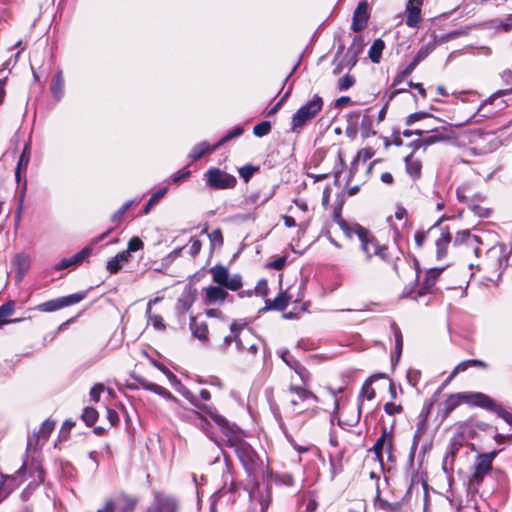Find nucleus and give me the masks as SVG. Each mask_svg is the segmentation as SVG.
I'll list each match as a JSON object with an SVG mask.
<instances>
[{
    "label": "nucleus",
    "instance_id": "nucleus-9",
    "mask_svg": "<svg viewBox=\"0 0 512 512\" xmlns=\"http://www.w3.org/2000/svg\"><path fill=\"white\" fill-rule=\"evenodd\" d=\"M85 296L86 294L84 292L74 293L68 296L43 302L37 305L36 309L41 312H54L82 301Z\"/></svg>",
    "mask_w": 512,
    "mask_h": 512
},
{
    "label": "nucleus",
    "instance_id": "nucleus-3",
    "mask_svg": "<svg viewBox=\"0 0 512 512\" xmlns=\"http://www.w3.org/2000/svg\"><path fill=\"white\" fill-rule=\"evenodd\" d=\"M230 330L239 352V361L251 363L257 355L259 339L250 328H245L235 322L231 324Z\"/></svg>",
    "mask_w": 512,
    "mask_h": 512
},
{
    "label": "nucleus",
    "instance_id": "nucleus-28",
    "mask_svg": "<svg viewBox=\"0 0 512 512\" xmlns=\"http://www.w3.org/2000/svg\"><path fill=\"white\" fill-rule=\"evenodd\" d=\"M13 265L17 267L19 278L28 271L30 266V258L27 254L20 253L13 258Z\"/></svg>",
    "mask_w": 512,
    "mask_h": 512
},
{
    "label": "nucleus",
    "instance_id": "nucleus-45",
    "mask_svg": "<svg viewBox=\"0 0 512 512\" xmlns=\"http://www.w3.org/2000/svg\"><path fill=\"white\" fill-rule=\"evenodd\" d=\"M292 369L296 372V374L299 375L300 379L302 380V382H306L308 381L309 379V372L307 371V369L300 364V362H293L292 363Z\"/></svg>",
    "mask_w": 512,
    "mask_h": 512
},
{
    "label": "nucleus",
    "instance_id": "nucleus-19",
    "mask_svg": "<svg viewBox=\"0 0 512 512\" xmlns=\"http://www.w3.org/2000/svg\"><path fill=\"white\" fill-rule=\"evenodd\" d=\"M288 392L290 394L296 395V397H293L290 399V404L293 407L297 406L299 404V401H306L309 399H313L314 401H317V397L311 391H309L303 387L290 385Z\"/></svg>",
    "mask_w": 512,
    "mask_h": 512
},
{
    "label": "nucleus",
    "instance_id": "nucleus-58",
    "mask_svg": "<svg viewBox=\"0 0 512 512\" xmlns=\"http://www.w3.org/2000/svg\"><path fill=\"white\" fill-rule=\"evenodd\" d=\"M122 264L119 262V260L116 258V256L114 258H112L108 263H107V270L110 272V273H116L118 272L121 268H122Z\"/></svg>",
    "mask_w": 512,
    "mask_h": 512
},
{
    "label": "nucleus",
    "instance_id": "nucleus-15",
    "mask_svg": "<svg viewBox=\"0 0 512 512\" xmlns=\"http://www.w3.org/2000/svg\"><path fill=\"white\" fill-rule=\"evenodd\" d=\"M369 19V13H368V4L366 1H362L358 4L354 11L353 15V21L351 25V29L354 32H359L363 30Z\"/></svg>",
    "mask_w": 512,
    "mask_h": 512
},
{
    "label": "nucleus",
    "instance_id": "nucleus-4",
    "mask_svg": "<svg viewBox=\"0 0 512 512\" xmlns=\"http://www.w3.org/2000/svg\"><path fill=\"white\" fill-rule=\"evenodd\" d=\"M340 226L348 237H351L352 234L358 236L361 242L360 249L364 253L366 261H370L373 255L383 260L387 259V248L381 246L368 230L358 224L350 227L345 221H341Z\"/></svg>",
    "mask_w": 512,
    "mask_h": 512
},
{
    "label": "nucleus",
    "instance_id": "nucleus-24",
    "mask_svg": "<svg viewBox=\"0 0 512 512\" xmlns=\"http://www.w3.org/2000/svg\"><path fill=\"white\" fill-rule=\"evenodd\" d=\"M190 329L194 337L204 341L208 337V327L205 322H198L195 317L190 319Z\"/></svg>",
    "mask_w": 512,
    "mask_h": 512
},
{
    "label": "nucleus",
    "instance_id": "nucleus-2",
    "mask_svg": "<svg viewBox=\"0 0 512 512\" xmlns=\"http://www.w3.org/2000/svg\"><path fill=\"white\" fill-rule=\"evenodd\" d=\"M461 403H466L472 406H479L488 410H494L496 407L495 401L484 393L460 392L449 395L447 399L441 403L443 416H449L450 413Z\"/></svg>",
    "mask_w": 512,
    "mask_h": 512
},
{
    "label": "nucleus",
    "instance_id": "nucleus-46",
    "mask_svg": "<svg viewBox=\"0 0 512 512\" xmlns=\"http://www.w3.org/2000/svg\"><path fill=\"white\" fill-rule=\"evenodd\" d=\"M292 369L296 372V374L299 375L300 379L302 380V382H306L308 381L309 379V372L307 371V369L300 364V362H293L292 363Z\"/></svg>",
    "mask_w": 512,
    "mask_h": 512
},
{
    "label": "nucleus",
    "instance_id": "nucleus-23",
    "mask_svg": "<svg viewBox=\"0 0 512 512\" xmlns=\"http://www.w3.org/2000/svg\"><path fill=\"white\" fill-rule=\"evenodd\" d=\"M406 171L413 178L418 179L421 177L422 163L420 160L414 158L413 154L405 158Z\"/></svg>",
    "mask_w": 512,
    "mask_h": 512
},
{
    "label": "nucleus",
    "instance_id": "nucleus-55",
    "mask_svg": "<svg viewBox=\"0 0 512 512\" xmlns=\"http://www.w3.org/2000/svg\"><path fill=\"white\" fill-rule=\"evenodd\" d=\"M384 411L388 414V415H395V414H399L401 413L402 411V406L401 405H397L393 402H388L384 405Z\"/></svg>",
    "mask_w": 512,
    "mask_h": 512
},
{
    "label": "nucleus",
    "instance_id": "nucleus-12",
    "mask_svg": "<svg viewBox=\"0 0 512 512\" xmlns=\"http://www.w3.org/2000/svg\"><path fill=\"white\" fill-rule=\"evenodd\" d=\"M178 510L179 503L176 498L164 493H158L146 512H178Z\"/></svg>",
    "mask_w": 512,
    "mask_h": 512
},
{
    "label": "nucleus",
    "instance_id": "nucleus-42",
    "mask_svg": "<svg viewBox=\"0 0 512 512\" xmlns=\"http://www.w3.org/2000/svg\"><path fill=\"white\" fill-rule=\"evenodd\" d=\"M271 130V123L269 121H262L259 124L255 125L253 128V133L257 137H263L267 135Z\"/></svg>",
    "mask_w": 512,
    "mask_h": 512
},
{
    "label": "nucleus",
    "instance_id": "nucleus-52",
    "mask_svg": "<svg viewBox=\"0 0 512 512\" xmlns=\"http://www.w3.org/2000/svg\"><path fill=\"white\" fill-rule=\"evenodd\" d=\"M143 241L139 237H132L127 246V251L130 253L136 252L143 248Z\"/></svg>",
    "mask_w": 512,
    "mask_h": 512
},
{
    "label": "nucleus",
    "instance_id": "nucleus-37",
    "mask_svg": "<svg viewBox=\"0 0 512 512\" xmlns=\"http://www.w3.org/2000/svg\"><path fill=\"white\" fill-rule=\"evenodd\" d=\"M168 188H162L158 191H156L150 199L148 200L147 204L145 205L143 209V214H148L150 209L167 193Z\"/></svg>",
    "mask_w": 512,
    "mask_h": 512
},
{
    "label": "nucleus",
    "instance_id": "nucleus-40",
    "mask_svg": "<svg viewBox=\"0 0 512 512\" xmlns=\"http://www.w3.org/2000/svg\"><path fill=\"white\" fill-rule=\"evenodd\" d=\"M98 418V413L94 408L87 407L84 409L82 413V419L83 421L88 425H93Z\"/></svg>",
    "mask_w": 512,
    "mask_h": 512
},
{
    "label": "nucleus",
    "instance_id": "nucleus-31",
    "mask_svg": "<svg viewBox=\"0 0 512 512\" xmlns=\"http://www.w3.org/2000/svg\"><path fill=\"white\" fill-rule=\"evenodd\" d=\"M29 160H30V147L28 145H26L24 147V150H23L20 158H19L16 173H15L16 180L18 182L20 181V173L22 170L26 171L28 164H29Z\"/></svg>",
    "mask_w": 512,
    "mask_h": 512
},
{
    "label": "nucleus",
    "instance_id": "nucleus-34",
    "mask_svg": "<svg viewBox=\"0 0 512 512\" xmlns=\"http://www.w3.org/2000/svg\"><path fill=\"white\" fill-rule=\"evenodd\" d=\"M157 301H158V298L149 301L146 313L148 315L149 321L152 323V325L155 329L164 330L166 326L163 322V318L160 315L151 314V305H152V303H155Z\"/></svg>",
    "mask_w": 512,
    "mask_h": 512
},
{
    "label": "nucleus",
    "instance_id": "nucleus-16",
    "mask_svg": "<svg viewBox=\"0 0 512 512\" xmlns=\"http://www.w3.org/2000/svg\"><path fill=\"white\" fill-rule=\"evenodd\" d=\"M203 301L206 305H214L223 303L228 296V293L222 286H209L203 290Z\"/></svg>",
    "mask_w": 512,
    "mask_h": 512
},
{
    "label": "nucleus",
    "instance_id": "nucleus-8",
    "mask_svg": "<svg viewBox=\"0 0 512 512\" xmlns=\"http://www.w3.org/2000/svg\"><path fill=\"white\" fill-rule=\"evenodd\" d=\"M205 179L211 188L219 190L233 188L237 183V180L233 175L228 174L219 168H210L205 173Z\"/></svg>",
    "mask_w": 512,
    "mask_h": 512
},
{
    "label": "nucleus",
    "instance_id": "nucleus-48",
    "mask_svg": "<svg viewBox=\"0 0 512 512\" xmlns=\"http://www.w3.org/2000/svg\"><path fill=\"white\" fill-rule=\"evenodd\" d=\"M425 429H426V417L422 418L417 424V429H416V432H415L414 438H413L414 446L418 445L422 435L424 434Z\"/></svg>",
    "mask_w": 512,
    "mask_h": 512
},
{
    "label": "nucleus",
    "instance_id": "nucleus-38",
    "mask_svg": "<svg viewBox=\"0 0 512 512\" xmlns=\"http://www.w3.org/2000/svg\"><path fill=\"white\" fill-rule=\"evenodd\" d=\"M435 44L434 43H428L426 45H423L413 58V61L419 64L424 59L428 57V55L434 50Z\"/></svg>",
    "mask_w": 512,
    "mask_h": 512
},
{
    "label": "nucleus",
    "instance_id": "nucleus-33",
    "mask_svg": "<svg viewBox=\"0 0 512 512\" xmlns=\"http://www.w3.org/2000/svg\"><path fill=\"white\" fill-rule=\"evenodd\" d=\"M488 257L491 260H495L496 264L501 268L504 263L506 264L507 259L504 257V249L502 246H494L488 250Z\"/></svg>",
    "mask_w": 512,
    "mask_h": 512
},
{
    "label": "nucleus",
    "instance_id": "nucleus-41",
    "mask_svg": "<svg viewBox=\"0 0 512 512\" xmlns=\"http://www.w3.org/2000/svg\"><path fill=\"white\" fill-rule=\"evenodd\" d=\"M243 128L240 126L235 127L233 130L228 132L217 144L214 145V148H219L221 145L230 141L231 139L238 137L243 134Z\"/></svg>",
    "mask_w": 512,
    "mask_h": 512
},
{
    "label": "nucleus",
    "instance_id": "nucleus-62",
    "mask_svg": "<svg viewBox=\"0 0 512 512\" xmlns=\"http://www.w3.org/2000/svg\"><path fill=\"white\" fill-rule=\"evenodd\" d=\"M469 367H470V365H469V363H467V360L462 361L454 368L451 375L449 376V380L454 378L458 373L467 370Z\"/></svg>",
    "mask_w": 512,
    "mask_h": 512
},
{
    "label": "nucleus",
    "instance_id": "nucleus-7",
    "mask_svg": "<svg viewBox=\"0 0 512 512\" xmlns=\"http://www.w3.org/2000/svg\"><path fill=\"white\" fill-rule=\"evenodd\" d=\"M137 500L127 495L107 499L97 512H134Z\"/></svg>",
    "mask_w": 512,
    "mask_h": 512
},
{
    "label": "nucleus",
    "instance_id": "nucleus-17",
    "mask_svg": "<svg viewBox=\"0 0 512 512\" xmlns=\"http://www.w3.org/2000/svg\"><path fill=\"white\" fill-rule=\"evenodd\" d=\"M462 243L473 248L475 255L479 256L480 248L478 245L480 244V239L478 236L472 235L468 230L459 231L455 236L454 244L457 245Z\"/></svg>",
    "mask_w": 512,
    "mask_h": 512
},
{
    "label": "nucleus",
    "instance_id": "nucleus-49",
    "mask_svg": "<svg viewBox=\"0 0 512 512\" xmlns=\"http://www.w3.org/2000/svg\"><path fill=\"white\" fill-rule=\"evenodd\" d=\"M275 482L286 486H292L294 484L293 476L289 473L276 474L274 476Z\"/></svg>",
    "mask_w": 512,
    "mask_h": 512
},
{
    "label": "nucleus",
    "instance_id": "nucleus-56",
    "mask_svg": "<svg viewBox=\"0 0 512 512\" xmlns=\"http://www.w3.org/2000/svg\"><path fill=\"white\" fill-rule=\"evenodd\" d=\"M105 390L103 384H95L90 390V396L95 401L98 402L100 400L101 393Z\"/></svg>",
    "mask_w": 512,
    "mask_h": 512
},
{
    "label": "nucleus",
    "instance_id": "nucleus-59",
    "mask_svg": "<svg viewBox=\"0 0 512 512\" xmlns=\"http://www.w3.org/2000/svg\"><path fill=\"white\" fill-rule=\"evenodd\" d=\"M256 293L261 296H267L268 294V283L265 279H262L258 282L256 288Z\"/></svg>",
    "mask_w": 512,
    "mask_h": 512
},
{
    "label": "nucleus",
    "instance_id": "nucleus-13",
    "mask_svg": "<svg viewBox=\"0 0 512 512\" xmlns=\"http://www.w3.org/2000/svg\"><path fill=\"white\" fill-rule=\"evenodd\" d=\"M364 48V41L361 36H355L352 44L348 48L345 56L341 61V65L344 67L352 68L355 66L358 60L359 54L362 53Z\"/></svg>",
    "mask_w": 512,
    "mask_h": 512
},
{
    "label": "nucleus",
    "instance_id": "nucleus-1",
    "mask_svg": "<svg viewBox=\"0 0 512 512\" xmlns=\"http://www.w3.org/2000/svg\"><path fill=\"white\" fill-rule=\"evenodd\" d=\"M191 403L199 409L197 415L200 416V426L202 430L210 435L208 429V418H210L227 438L229 446L234 450L241 464L245 468L247 474L252 478H257L259 474L264 472V464L253 450L250 444L244 441L240 435L229 426L227 420L220 415L217 410L206 404H199L194 398L190 399Z\"/></svg>",
    "mask_w": 512,
    "mask_h": 512
},
{
    "label": "nucleus",
    "instance_id": "nucleus-27",
    "mask_svg": "<svg viewBox=\"0 0 512 512\" xmlns=\"http://www.w3.org/2000/svg\"><path fill=\"white\" fill-rule=\"evenodd\" d=\"M430 131L432 134L431 135H428V136H425V137H422L420 139V144L419 146H422L424 148H427L428 146L432 145V144H435L437 142H440L442 140H445L447 139V137L445 135H443L442 133H440L437 129L435 128H431L430 130H425V132H428Z\"/></svg>",
    "mask_w": 512,
    "mask_h": 512
},
{
    "label": "nucleus",
    "instance_id": "nucleus-51",
    "mask_svg": "<svg viewBox=\"0 0 512 512\" xmlns=\"http://www.w3.org/2000/svg\"><path fill=\"white\" fill-rule=\"evenodd\" d=\"M355 83V79L350 75H345L339 79L338 88L341 91L348 90Z\"/></svg>",
    "mask_w": 512,
    "mask_h": 512
},
{
    "label": "nucleus",
    "instance_id": "nucleus-25",
    "mask_svg": "<svg viewBox=\"0 0 512 512\" xmlns=\"http://www.w3.org/2000/svg\"><path fill=\"white\" fill-rule=\"evenodd\" d=\"M451 242V235L449 232L441 233L440 237L436 240V253L437 258L441 259L447 255V248Z\"/></svg>",
    "mask_w": 512,
    "mask_h": 512
},
{
    "label": "nucleus",
    "instance_id": "nucleus-30",
    "mask_svg": "<svg viewBox=\"0 0 512 512\" xmlns=\"http://www.w3.org/2000/svg\"><path fill=\"white\" fill-rule=\"evenodd\" d=\"M385 48V43L382 39H376L371 45L368 55L373 63H378L381 59L382 52Z\"/></svg>",
    "mask_w": 512,
    "mask_h": 512
},
{
    "label": "nucleus",
    "instance_id": "nucleus-63",
    "mask_svg": "<svg viewBox=\"0 0 512 512\" xmlns=\"http://www.w3.org/2000/svg\"><path fill=\"white\" fill-rule=\"evenodd\" d=\"M191 245H190V254L195 256L199 253L201 249V241L198 239H191Z\"/></svg>",
    "mask_w": 512,
    "mask_h": 512
},
{
    "label": "nucleus",
    "instance_id": "nucleus-20",
    "mask_svg": "<svg viewBox=\"0 0 512 512\" xmlns=\"http://www.w3.org/2000/svg\"><path fill=\"white\" fill-rule=\"evenodd\" d=\"M137 381L141 385V387L146 390L152 391V392H154L162 397H165L169 400H173V401L176 400V398L167 389H165L164 387H162L160 385L150 382L145 378H138Z\"/></svg>",
    "mask_w": 512,
    "mask_h": 512
},
{
    "label": "nucleus",
    "instance_id": "nucleus-32",
    "mask_svg": "<svg viewBox=\"0 0 512 512\" xmlns=\"http://www.w3.org/2000/svg\"><path fill=\"white\" fill-rule=\"evenodd\" d=\"M64 81L62 77V72H57L51 81V91L54 96L60 99L63 95Z\"/></svg>",
    "mask_w": 512,
    "mask_h": 512
},
{
    "label": "nucleus",
    "instance_id": "nucleus-18",
    "mask_svg": "<svg viewBox=\"0 0 512 512\" xmlns=\"http://www.w3.org/2000/svg\"><path fill=\"white\" fill-rule=\"evenodd\" d=\"M92 253V248L87 246L83 248L81 251L77 252L75 255H73L71 258H65L62 259L57 265V270H63L66 269L72 265L80 264L82 261H84L87 257H89Z\"/></svg>",
    "mask_w": 512,
    "mask_h": 512
},
{
    "label": "nucleus",
    "instance_id": "nucleus-11",
    "mask_svg": "<svg viewBox=\"0 0 512 512\" xmlns=\"http://www.w3.org/2000/svg\"><path fill=\"white\" fill-rule=\"evenodd\" d=\"M235 500V492L231 488H222L213 495L211 512H226L228 507L232 505Z\"/></svg>",
    "mask_w": 512,
    "mask_h": 512
},
{
    "label": "nucleus",
    "instance_id": "nucleus-29",
    "mask_svg": "<svg viewBox=\"0 0 512 512\" xmlns=\"http://www.w3.org/2000/svg\"><path fill=\"white\" fill-rule=\"evenodd\" d=\"M217 148H214V146H210L207 142H201V143H198L196 144L190 154H189V157L196 161L198 159H200L204 154L206 153H210L214 150H216Z\"/></svg>",
    "mask_w": 512,
    "mask_h": 512
},
{
    "label": "nucleus",
    "instance_id": "nucleus-26",
    "mask_svg": "<svg viewBox=\"0 0 512 512\" xmlns=\"http://www.w3.org/2000/svg\"><path fill=\"white\" fill-rule=\"evenodd\" d=\"M14 312V302L9 301L0 306V328L3 327L7 323H16L20 322L21 319H13L8 320L7 318L11 316Z\"/></svg>",
    "mask_w": 512,
    "mask_h": 512
},
{
    "label": "nucleus",
    "instance_id": "nucleus-14",
    "mask_svg": "<svg viewBox=\"0 0 512 512\" xmlns=\"http://www.w3.org/2000/svg\"><path fill=\"white\" fill-rule=\"evenodd\" d=\"M423 0H409L406 4V25L410 28H417L422 19L421 6Z\"/></svg>",
    "mask_w": 512,
    "mask_h": 512
},
{
    "label": "nucleus",
    "instance_id": "nucleus-50",
    "mask_svg": "<svg viewBox=\"0 0 512 512\" xmlns=\"http://www.w3.org/2000/svg\"><path fill=\"white\" fill-rule=\"evenodd\" d=\"M1 482H0V502L3 501L13 490V487H9L4 483L5 479H10L9 476H4L1 474ZM11 480H13L11 478Z\"/></svg>",
    "mask_w": 512,
    "mask_h": 512
},
{
    "label": "nucleus",
    "instance_id": "nucleus-21",
    "mask_svg": "<svg viewBox=\"0 0 512 512\" xmlns=\"http://www.w3.org/2000/svg\"><path fill=\"white\" fill-rule=\"evenodd\" d=\"M392 433L387 430V428L382 429L381 436L378 438L376 443L374 444L372 450L377 458V460L382 463L383 462V451L386 443L390 439Z\"/></svg>",
    "mask_w": 512,
    "mask_h": 512
},
{
    "label": "nucleus",
    "instance_id": "nucleus-54",
    "mask_svg": "<svg viewBox=\"0 0 512 512\" xmlns=\"http://www.w3.org/2000/svg\"><path fill=\"white\" fill-rule=\"evenodd\" d=\"M255 168L251 165L243 166L239 169L240 176L247 182L255 172Z\"/></svg>",
    "mask_w": 512,
    "mask_h": 512
},
{
    "label": "nucleus",
    "instance_id": "nucleus-47",
    "mask_svg": "<svg viewBox=\"0 0 512 512\" xmlns=\"http://www.w3.org/2000/svg\"><path fill=\"white\" fill-rule=\"evenodd\" d=\"M132 204H133V201H128L125 204H123L122 207L112 215V218H111L112 222L119 223L121 221L122 217L124 216V214L130 209Z\"/></svg>",
    "mask_w": 512,
    "mask_h": 512
},
{
    "label": "nucleus",
    "instance_id": "nucleus-39",
    "mask_svg": "<svg viewBox=\"0 0 512 512\" xmlns=\"http://www.w3.org/2000/svg\"><path fill=\"white\" fill-rule=\"evenodd\" d=\"M378 506L386 512H401L402 504L400 502L390 503L387 500L379 499Z\"/></svg>",
    "mask_w": 512,
    "mask_h": 512
},
{
    "label": "nucleus",
    "instance_id": "nucleus-57",
    "mask_svg": "<svg viewBox=\"0 0 512 512\" xmlns=\"http://www.w3.org/2000/svg\"><path fill=\"white\" fill-rule=\"evenodd\" d=\"M361 396L372 400L375 397V390L370 386L369 381H366L361 390Z\"/></svg>",
    "mask_w": 512,
    "mask_h": 512
},
{
    "label": "nucleus",
    "instance_id": "nucleus-64",
    "mask_svg": "<svg viewBox=\"0 0 512 512\" xmlns=\"http://www.w3.org/2000/svg\"><path fill=\"white\" fill-rule=\"evenodd\" d=\"M107 418L112 426L118 424L119 422L118 413L112 409H107Z\"/></svg>",
    "mask_w": 512,
    "mask_h": 512
},
{
    "label": "nucleus",
    "instance_id": "nucleus-53",
    "mask_svg": "<svg viewBox=\"0 0 512 512\" xmlns=\"http://www.w3.org/2000/svg\"><path fill=\"white\" fill-rule=\"evenodd\" d=\"M426 117H431V116H430V114L425 113V112H416V113L410 114L406 118V124L407 125H412L415 122H417V121H419V120H421L423 118H426Z\"/></svg>",
    "mask_w": 512,
    "mask_h": 512
},
{
    "label": "nucleus",
    "instance_id": "nucleus-43",
    "mask_svg": "<svg viewBox=\"0 0 512 512\" xmlns=\"http://www.w3.org/2000/svg\"><path fill=\"white\" fill-rule=\"evenodd\" d=\"M54 427H55L54 421H50V420L44 421L39 429V435L44 440H46L49 437V435L51 434V432L54 430Z\"/></svg>",
    "mask_w": 512,
    "mask_h": 512
},
{
    "label": "nucleus",
    "instance_id": "nucleus-35",
    "mask_svg": "<svg viewBox=\"0 0 512 512\" xmlns=\"http://www.w3.org/2000/svg\"><path fill=\"white\" fill-rule=\"evenodd\" d=\"M443 268H431L426 272L425 279L423 282L424 288L429 289L435 285L438 277L442 273Z\"/></svg>",
    "mask_w": 512,
    "mask_h": 512
},
{
    "label": "nucleus",
    "instance_id": "nucleus-10",
    "mask_svg": "<svg viewBox=\"0 0 512 512\" xmlns=\"http://www.w3.org/2000/svg\"><path fill=\"white\" fill-rule=\"evenodd\" d=\"M497 455V451L490 453L481 454L477 457L475 464L474 473L472 476V482L479 485L482 483L486 474H488L492 468V462Z\"/></svg>",
    "mask_w": 512,
    "mask_h": 512
},
{
    "label": "nucleus",
    "instance_id": "nucleus-22",
    "mask_svg": "<svg viewBox=\"0 0 512 512\" xmlns=\"http://www.w3.org/2000/svg\"><path fill=\"white\" fill-rule=\"evenodd\" d=\"M291 296L287 292H281L273 301L266 300L265 309L283 311L289 304Z\"/></svg>",
    "mask_w": 512,
    "mask_h": 512
},
{
    "label": "nucleus",
    "instance_id": "nucleus-36",
    "mask_svg": "<svg viewBox=\"0 0 512 512\" xmlns=\"http://www.w3.org/2000/svg\"><path fill=\"white\" fill-rule=\"evenodd\" d=\"M250 497L252 501L257 500L259 502L262 512H264L270 504V496L267 495V497H263L259 486L250 492Z\"/></svg>",
    "mask_w": 512,
    "mask_h": 512
},
{
    "label": "nucleus",
    "instance_id": "nucleus-61",
    "mask_svg": "<svg viewBox=\"0 0 512 512\" xmlns=\"http://www.w3.org/2000/svg\"><path fill=\"white\" fill-rule=\"evenodd\" d=\"M394 336H395V343H396V350L398 354H401L402 346H403V340H402V334L398 327L394 328Z\"/></svg>",
    "mask_w": 512,
    "mask_h": 512
},
{
    "label": "nucleus",
    "instance_id": "nucleus-60",
    "mask_svg": "<svg viewBox=\"0 0 512 512\" xmlns=\"http://www.w3.org/2000/svg\"><path fill=\"white\" fill-rule=\"evenodd\" d=\"M286 261H287L286 257H279V258L275 259L274 261L268 263L267 267L275 269V270H280L284 267Z\"/></svg>",
    "mask_w": 512,
    "mask_h": 512
},
{
    "label": "nucleus",
    "instance_id": "nucleus-6",
    "mask_svg": "<svg viewBox=\"0 0 512 512\" xmlns=\"http://www.w3.org/2000/svg\"><path fill=\"white\" fill-rule=\"evenodd\" d=\"M209 272L213 281L226 289L236 291L242 286L241 277L239 275L230 276L229 270L225 266L215 265L210 268Z\"/></svg>",
    "mask_w": 512,
    "mask_h": 512
},
{
    "label": "nucleus",
    "instance_id": "nucleus-5",
    "mask_svg": "<svg viewBox=\"0 0 512 512\" xmlns=\"http://www.w3.org/2000/svg\"><path fill=\"white\" fill-rule=\"evenodd\" d=\"M323 100L319 95L308 101L305 105L301 106L293 115L291 121V131L299 133L307 122L314 119L322 110Z\"/></svg>",
    "mask_w": 512,
    "mask_h": 512
},
{
    "label": "nucleus",
    "instance_id": "nucleus-44",
    "mask_svg": "<svg viewBox=\"0 0 512 512\" xmlns=\"http://www.w3.org/2000/svg\"><path fill=\"white\" fill-rule=\"evenodd\" d=\"M292 369L296 372V374L299 375L300 379L302 380V382H306L308 381L309 379V372L307 371V369L300 364V362H293L292 363Z\"/></svg>",
    "mask_w": 512,
    "mask_h": 512
}]
</instances>
